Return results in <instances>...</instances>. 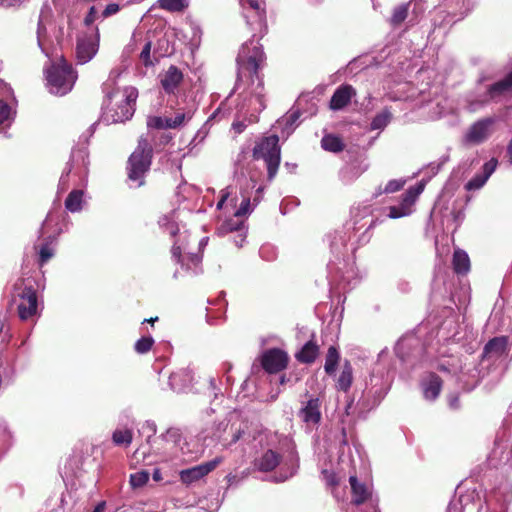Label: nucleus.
<instances>
[{"mask_svg": "<svg viewBox=\"0 0 512 512\" xmlns=\"http://www.w3.org/2000/svg\"><path fill=\"white\" fill-rule=\"evenodd\" d=\"M120 10V7L117 3L108 4L101 13V17L107 18L112 15H115Z\"/></svg>", "mask_w": 512, "mask_h": 512, "instance_id": "09e8293b", "label": "nucleus"}, {"mask_svg": "<svg viewBox=\"0 0 512 512\" xmlns=\"http://www.w3.org/2000/svg\"><path fill=\"white\" fill-rule=\"evenodd\" d=\"M153 478H154L156 481L160 479V473H159V471H156V472L154 473Z\"/></svg>", "mask_w": 512, "mask_h": 512, "instance_id": "e2e57ef3", "label": "nucleus"}, {"mask_svg": "<svg viewBox=\"0 0 512 512\" xmlns=\"http://www.w3.org/2000/svg\"><path fill=\"white\" fill-rule=\"evenodd\" d=\"M193 382V373L189 368L179 369L171 373L169 384L177 392H182L190 388Z\"/></svg>", "mask_w": 512, "mask_h": 512, "instance_id": "aec40b11", "label": "nucleus"}, {"mask_svg": "<svg viewBox=\"0 0 512 512\" xmlns=\"http://www.w3.org/2000/svg\"><path fill=\"white\" fill-rule=\"evenodd\" d=\"M229 196V193L227 191H222V195H221V199L219 200V202L217 203V209H221L223 207V204L225 203V201L227 200Z\"/></svg>", "mask_w": 512, "mask_h": 512, "instance_id": "5fc2aeb1", "label": "nucleus"}, {"mask_svg": "<svg viewBox=\"0 0 512 512\" xmlns=\"http://www.w3.org/2000/svg\"><path fill=\"white\" fill-rule=\"evenodd\" d=\"M355 89L350 85H342L336 89L330 100L332 110H341L349 104L351 98L355 96Z\"/></svg>", "mask_w": 512, "mask_h": 512, "instance_id": "412c9836", "label": "nucleus"}, {"mask_svg": "<svg viewBox=\"0 0 512 512\" xmlns=\"http://www.w3.org/2000/svg\"><path fill=\"white\" fill-rule=\"evenodd\" d=\"M147 126L149 128L164 129L163 117H160V116H150V117H148V119H147Z\"/></svg>", "mask_w": 512, "mask_h": 512, "instance_id": "de8ad7c7", "label": "nucleus"}, {"mask_svg": "<svg viewBox=\"0 0 512 512\" xmlns=\"http://www.w3.org/2000/svg\"><path fill=\"white\" fill-rule=\"evenodd\" d=\"M77 72L63 56H60L46 69V79L49 91L55 95H65L70 92L77 80Z\"/></svg>", "mask_w": 512, "mask_h": 512, "instance_id": "7ed1b4c3", "label": "nucleus"}, {"mask_svg": "<svg viewBox=\"0 0 512 512\" xmlns=\"http://www.w3.org/2000/svg\"><path fill=\"white\" fill-rule=\"evenodd\" d=\"M512 87V71L502 80L494 83L488 89V95L491 100H494L506 92H508Z\"/></svg>", "mask_w": 512, "mask_h": 512, "instance_id": "b1692460", "label": "nucleus"}, {"mask_svg": "<svg viewBox=\"0 0 512 512\" xmlns=\"http://www.w3.org/2000/svg\"><path fill=\"white\" fill-rule=\"evenodd\" d=\"M497 118L485 117L472 123L463 135L466 145H479L487 141L495 131Z\"/></svg>", "mask_w": 512, "mask_h": 512, "instance_id": "423d86ee", "label": "nucleus"}, {"mask_svg": "<svg viewBox=\"0 0 512 512\" xmlns=\"http://www.w3.org/2000/svg\"><path fill=\"white\" fill-rule=\"evenodd\" d=\"M339 360L340 354L337 348L334 346H330L325 357L324 365V370L328 375L331 376L335 374L336 368L339 364Z\"/></svg>", "mask_w": 512, "mask_h": 512, "instance_id": "cd10ccee", "label": "nucleus"}, {"mask_svg": "<svg viewBox=\"0 0 512 512\" xmlns=\"http://www.w3.org/2000/svg\"><path fill=\"white\" fill-rule=\"evenodd\" d=\"M78 160H81L82 162V166L84 168H86L87 166V161H86V155H85V152L84 151H77L76 153H73L72 154V159H71V162L68 163V168L65 170V172L63 173V175L61 176V179L60 181L61 182H64V177L65 175L67 176L73 169L74 167V162L75 161H78Z\"/></svg>", "mask_w": 512, "mask_h": 512, "instance_id": "e433bc0d", "label": "nucleus"}, {"mask_svg": "<svg viewBox=\"0 0 512 512\" xmlns=\"http://www.w3.org/2000/svg\"><path fill=\"white\" fill-rule=\"evenodd\" d=\"M265 56L261 45L254 39L244 43L237 56L238 79L234 91L239 92L245 106L254 111H262L265 105V93L263 79L259 75V69Z\"/></svg>", "mask_w": 512, "mask_h": 512, "instance_id": "f257e3e1", "label": "nucleus"}, {"mask_svg": "<svg viewBox=\"0 0 512 512\" xmlns=\"http://www.w3.org/2000/svg\"><path fill=\"white\" fill-rule=\"evenodd\" d=\"M453 268L458 274H466L470 269L468 254L463 250H455L453 255Z\"/></svg>", "mask_w": 512, "mask_h": 512, "instance_id": "a878e982", "label": "nucleus"}, {"mask_svg": "<svg viewBox=\"0 0 512 512\" xmlns=\"http://www.w3.org/2000/svg\"><path fill=\"white\" fill-rule=\"evenodd\" d=\"M251 211L250 209V199L249 198H245L243 199L240 207L238 208V210L235 212V216H243V215H246L247 213H249Z\"/></svg>", "mask_w": 512, "mask_h": 512, "instance_id": "3c124183", "label": "nucleus"}, {"mask_svg": "<svg viewBox=\"0 0 512 512\" xmlns=\"http://www.w3.org/2000/svg\"><path fill=\"white\" fill-rule=\"evenodd\" d=\"M300 117V113L298 111H292L288 115H286L283 119L278 121L279 125L284 124L285 129H287V134H290L293 131V125L297 122Z\"/></svg>", "mask_w": 512, "mask_h": 512, "instance_id": "4c0bfd02", "label": "nucleus"}, {"mask_svg": "<svg viewBox=\"0 0 512 512\" xmlns=\"http://www.w3.org/2000/svg\"><path fill=\"white\" fill-rule=\"evenodd\" d=\"M153 343L154 340L152 337H143L135 343V350L140 354L147 353L151 349Z\"/></svg>", "mask_w": 512, "mask_h": 512, "instance_id": "ea45409f", "label": "nucleus"}, {"mask_svg": "<svg viewBox=\"0 0 512 512\" xmlns=\"http://www.w3.org/2000/svg\"><path fill=\"white\" fill-rule=\"evenodd\" d=\"M2 327H3V325H2V323L0 322V332L2 331Z\"/></svg>", "mask_w": 512, "mask_h": 512, "instance_id": "69168bd1", "label": "nucleus"}, {"mask_svg": "<svg viewBox=\"0 0 512 512\" xmlns=\"http://www.w3.org/2000/svg\"><path fill=\"white\" fill-rule=\"evenodd\" d=\"M145 426L149 429L152 435L156 433V425L153 422H146Z\"/></svg>", "mask_w": 512, "mask_h": 512, "instance_id": "4d7b16f0", "label": "nucleus"}, {"mask_svg": "<svg viewBox=\"0 0 512 512\" xmlns=\"http://www.w3.org/2000/svg\"><path fill=\"white\" fill-rule=\"evenodd\" d=\"M182 80L183 73L176 66L172 65L161 75L160 83L166 93L174 94Z\"/></svg>", "mask_w": 512, "mask_h": 512, "instance_id": "a211bd4d", "label": "nucleus"}, {"mask_svg": "<svg viewBox=\"0 0 512 512\" xmlns=\"http://www.w3.org/2000/svg\"><path fill=\"white\" fill-rule=\"evenodd\" d=\"M149 480L147 471H138L130 475V484L134 488L144 486Z\"/></svg>", "mask_w": 512, "mask_h": 512, "instance_id": "c9c22d12", "label": "nucleus"}, {"mask_svg": "<svg viewBox=\"0 0 512 512\" xmlns=\"http://www.w3.org/2000/svg\"><path fill=\"white\" fill-rule=\"evenodd\" d=\"M497 164H498V161L495 158H492L491 160L486 162L483 166V174L482 175L487 176V178H489L492 175V173L495 171Z\"/></svg>", "mask_w": 512, "mask_h": 512, "instance_id": "a18cd8bd", "label": "nucleus"}, {"mask_svg": "<svg viewBox=\"0 0 512 512\" xmlns=\"http://www.w3.org/2000/svg\"><path fill=\"white\" fill-rule=\"evenodd\" d=\"M121 72L120 69H112L108 79L102 85V90L106 94L103 118L107 123L124 122L130 119L135 111L137 89L131 86L123 90L116 88Z\"/></svg>", "mask_w": 512, "mask_h": 512, "instance_id": "f03ea898", "label": "nucleus"}, {"mask_svg": "<svg viewBox=\"0 0 512 512\" xmlns=\"http://www.w3.org/2000/svg\"><path fill=\"white\" fill-rule=\"evenodd\" d=\"M193 117V111L187 110V111H178L175 116L173 117V123L169 124V126H172L173 129H177L181 126H183L186 122L191 120Z\"/></svg>", "mask_w": 512, "mask_h": 512, "instance_id": "72a5a7b5", "label": "nucleus"}, {"mask_svg": "<svg viewBox=\"0 0 512 512\" xmlns=\"http://www.w3.org/2000/svg\"><path fill=\"white\" fill-rule=\"evenodd\" d=\"M150 53H151V42H147L144 45V47L140 53V58L145 65H149L152 63L151 59H150Z\"/></svg>", "mask_w": 512, "mask_h": 512, "instance_id": "8fccbe9b", "label": "nucleus"}, {"mask_svg": "<svg viewBox=\"0 0 512 512\" xmlns=\"http://www.w3.org/2000/svg\"><path fill=\"white\" fill-rule=\"evenodd\" d=\"M50 18V11L47 6H45L40 13L39 21H38V28H37V41L40 49L42 52L49 56V51L45 46V37H46V22Z\"/></svg>", "mask_w": 512, "mask_h": 512, "instance_id": "5701e85b", "label": "nucleus"}, {"mask_svg": "<svg viewBox=\"0 0 512 512\" xmlns=\"http://www.w3.org/2000/svg\"><path fill=\"white\" fill-rule=\"evenodd\" d=\"M325 473H326L327 483L329 485H335L336 484L335 476L333 474H328L327 472H325Z\"/></svg>", "mask_w": 512, "mask_h": 512, "instance_id": "13d9d810", "label": "nucleus"}, {"mask_svg": "<svg viewBox=\"0 0 512 512\" xmlns=\"http://www.w3.org/2000/svg\"><path fill=\"white\" fill-rule=\"evenodd\" d=\"M391 119L392 113L389 109L385 108L373 118L371 122V129L382 130L390 123Z\"/></svg>", "mask_w": 512, "mask_h": 512, "instance_id": "2f4dec72", "label": "nucleus"}, {"mask_svg": "<svg viewBox=\"0 0 512 512\" xmlns=\"http://www.w3.org/2000/svg\"><path fill=\"white\" fill-rule=\"evenodd\" d=\"M295 472H296V469L293 467L292 470L289 472V474H287L283 478H281V481H285L289 477L293 476Z\"/></svg>", "mask_w": 512, "mask_h": 512, "instance_id": "680f3d73", "label": "nucleus"}, {"mask_svg": "<svg viewBox=\"0 0 512 512\" xmlns=\"http://www.w3.org/2000/svg\"><path fill=\"white\" fill-rule=\"evenodd\" d=\"M83 191L73 190L65 200V207L68 211L74 213L82 209Z\"/></svg>", "mask_w": 512, "mask_h": 512, "instance_id": "c85d7f7f", "label": "nucleus"}, {"mask_svg": "<svg viewBox=\"0 0 512 512\" xmlns=\"http://www.w3.org/2000/svg\"><path fill=\"white\" fill-rule=\"evenodd\" d=\"M186 247L175 243L172 247V257L185 268L187 272L197 274L200 271L201 256L193 252H183Z\"/></svg>", "mask_w": 512, "mask_h": 512, "instance_id": "f8f14e48", "label": "nucleus"}, {"mask_svg": "<svg viewBox=\"0 0 512 512\" xmlns=\"http://www.w3.org/2000/svg\"><path fill=\"white\" fill-rule=\"evenodd\" d=\"M318 353V345L313 340H310L296 354V358L302 363H312L316 359Z\"/></svg>", "mask_w": 512, "mask_h": 512, "instance_id": "393cba45", "label": "nucleus"}, {"mask_svg": "<svg viewBox=\"0 0 512 512\" xmlns=\"http://www.w3.org/2000/svg\"><path fill=\"white\" fill-rule=\"evenodd\" d=\"M488 180L487 176L484 175H476L466 184V188L468 190H476L480 189Z\"/></svg>", "mask_w": 512, "mask_h": 512, "instance_id": "a19ab883", "label": "nucleus"}, {"mask_svg": "<svg viewBox=\"0 0 512 512\" xmlns=\"http://www.w3.org/2000/svg\"><path fill=\"white\" fill-rule=\"evenodd\" d=\"M161 227L165 228V230L171 235V236H175L177 231H178V227L177 225L172 222L167 216L163 217L160 219L159 221Z\"/></svg>", "mask_w": 512, "mask_h": 512, "instance_id": "79ce46f5", "label": "nucleus"}, {"mask_svg": "<svg viewBox=\"0 0 512 512\" xmlns=\"http://www.w3.org/2000/svg\"><path fill=\"white\" fill-rule=\"evenodd\" d=\"M152 146L149 141L140 137L135 151L128 160V177L131 181H136L137 186L143 184V177L148 172L152 159Z\"/></svg>", "mask_w": 512, "mask_h": 512, "instance_id": "20e7f679", "label": "nucleus"}, {"mask_svg": "<svg viewBox=\"0 0 512 512\" xmlns=\"http://www.w3.org/2000/svg\"><path fill=\"white\" fill-rule=\"evenodd\" d=\"M244 10V17L252 30L263 35L266 32L264 0H239Z\"/></svg>", "mask_w": 512, "mask_h": 512, "instance_id": "0eeeda50", "label": "nucleus"}, {"mask_svg": "<svg viewBox=\"0 0 512 512\" xmlns=\"http://www.w3.org/2000/svg\"><path fill=\"white\" fill-rule=\"evenodd\" d=\"M56 10L62 13L65 10L67 0H52Z\"/></svg>", "mask_w": 512, "mask_h": 512, "instance_id": "603ef678", "label": "nucleus"}, {"mask_svg": "<svg viewBox=\"0 0 512 512\" xmlns=\"http://www.w3.org/2000/svg\"><path fill=\"white\" fill-rule=\"evenodd\" d=\"M405 184V181L403 180H391L387 183L385 186L383 192L384 193H394L399 191Z\"/></svg>", "mask_w": 512, "mask_h": 512, "instance_id": "37998d69", "label": "nucleus"}, {"mask_svg": "<svg viewBox=\"0 0 512 512\" xmlns=\"http://www.w3.org/2000/svg\"><path fill=\"white\" fill-rule=\"evenodd\" d=\"M508 344L506 337H495L491 339L484 347V360H500L504 362V371L508 369Z\"/></svg>", "mask_w": 512, "mask_h": 512, "instance_id": "9b49d317", "label": "nucleus"}, {"mask_svg": "<svg viewBox=\"0 0 512 512\" xmlns=\"http://www.w3.org/2000/svg\"><path fill=\"white\" fill-rule=\"evenodd\" d=\"M352 504L360 505L372 499V487L360 482L356 476H350Z\"/></svg>", "mask_w": 512, "mask_h": 512, "instance_id": "f3484780", "label": "nucleus"}, {"mask_svg": "<svg viewBox=\"0 0 512 512\" xmlns=\"http://www.w3.org/2000/svg\"><path fill=\"white\" fill-rule=\"evenodd\" d=\"M424 187V182H420L416 186L410 187L403 195L401 203L398 206H391L389 208L388 217L391 219H397L410 215L413 211L412 207L418 196L423 192Z\"/></svg>", "mask_w": 512, "mask_h": 512, "instance_id": "1a4fd4ad", "label": "nucleus"}, {"mask_svg": "<svg viewBox=\"0 0 512 512\" xmlns=\"http://www.w3.org/2000/svg\"><path fill=\"white\" fill-rule=\"evenodd\" d=\"M448 402H449V406L453 409H456L459 407V399H458V396H456V395H451L449 397Z\"/></svg>", "mask_w": 512, "mask_h": 512, "instance_id": "864d4df0", "label": "nucleus"}, {"mask_svg": "<svg viewBox=\"0 0 512 512\" xmlns=\"http://www.w3.org/2000/svg\"><path fill=\"white\" fill-rule=\"evenodd\" d=\"M277 135L264 138L253 149V157L263 160L267 167L268 180L272 181L277 174L280 164V147Z\"/></svg>", "mask_w": 512, "mask_h": 512, "instance_id": "39448f33", "label": "nucleus"}, {"mask_svg": "<svg viewBox=\"0 0 512 512\" xmlns=\"http://www.w3.org/2000/svg\"><path fill=\"white\" fill-rule=\"evenodd\" d=\"M299 417L308 425H316L321 420L320 401L318 398L309 399L299 411Z\"/></svg>", "mask_w": 512, "mask_h": 512, "instance_id": "6ab92c4d", "label": "nucleus"}, {"mask_svg": "<svg viewBox=\"0 0 512 512\" xmlns=\"http://www.w3.org/2000/svg\"><path fill=\"white\" fill-rule=\"evenodd\" d=\"M288 356L280 349H270L262 356V366L269 373H277L287 366Z\"/></svg>", "mask_w": 512, "mask_h": 512, "instance_id": "ddd939ff", "label": "nucleus"}, {"mask_svg": "<svg viewBox=\"0 0 512 512\" xmlns=\"http://www.w3.org/2000/svg\"><path fill=\"white\" fill-rule=\"evenodd\" d=\"M133 440V432L130 429H116L112 434V441L117 446H129Z\"/></svg>", "mask_w": 512, "mask_h": 512, "instance_id": "c756f323", "label": "nucleus"}, {"mask_svg": "<svg viewBox=\"0 0 512 512\" xmlns=\"http://www.w3.org/2000/svg\"><path fill=\"white\" fill-rule=\"evenodd\" d=\"M100 34L96 28L93 35L78 37L75 47V55L78 64H86L91 61L99 49Z\"/></svg>", "mask_w": 512, "mask_h": 512, "instance_id": "6e6552de", "label": "nucleus"}, {"mask_svg": "<svg viewBox=\"0 0 512 512\" xmlns=\"http://www.w3.org/2000/svg\"><path fill=\"white\" fill-rule=\"evenodd\" d=\"M421 385L425 399L435 400L441 391L442 380L436 374H429Z\"/></svg>", "mask_w": 512, "mask_h": 512, "instance_id": "4be33fe9", "label": "nucleus"}, {"mask_svg": "<svg viewBox=\"0 0 512 512\" xmlns=\"http://www.w3.org/2000/svg\"><path fill=\"white\" fill-rule=\"evenodd\" d=\"M17 296L19 298L17 310L21 320H29L37 314V295L36 291L32 287H23Z\"/></svg>", "mask_w": 512, "mask_h": 512, "instance_id": "9d476101", "label": "nucleus"}, {"mask_svg": "<svg viewBox=\"0 0 512 512\" xmlns=\"http://www.w3.org/2000/svg\"><path fill=\"white\" fill-rule=\"evenodd\" d=\"M321 146L324 150L330 152H340L344 148L342 140L334 135H326L321 140Z\"/></svg>", "mask_w": 512, "mask_h": 512, "instance_id": "7c9ffc66", "label": "nucleus"}, {"mask_svg": "<svg viewBox=\"0 0 512 512\" xmlns=\"http://www.w3.org/2000/svg\"><path fill=\"white\" fill-rule=\"evenodd\" d=\"M222 462L221 457H217L209 462L181 471L180 478L183 483L189 484L197 481L214 470Z\"/></svg>", "mask_w": 512, "mask_h": 512, "instance_id": "2eb2a0df", "label": "nucleus"}, {"mask_svg": "<svg viewBox=\"0 0 512 512\" xmlns=\"http://www.w3.org/2000/svg\"><path fill=\"white\" fill-rule=\"evenodd\" d=\"M54 255V249L51 246V243H45L41 246L39 250V263L40 265H44L48 260H50Z\"/></svg>", "mask_w": 512, "mask_h": 512, "instance_id": "58836bf2", "label": "nucleus"}, {"mask_svg": "<svg viewBox=\"0 0 512 512\" xmlns=\"http://www.w3.org/2000/svg\"><path fill=\"white\" fill-rule=\"evenodd\" d=\"M99 18V13L95 6L90 7L87 15L84 18V24L89 26L93 24Z\"/></svg>", "mask_w": 512, "mask_h": 512, "instance_id": "c03bdc74", "label": "nucleus"}, {"mask_svg": "<svg viewBox=\"0 0 512 512\" xmlns=\"http://www.w3.org/2000/svg\"><path fill=\"white\" fill-rule=\"evenodd\" d=\"M407 15H408V5L402 4L394 9L392 17H391V23L394 26H398L406 19Z\"/></svg>", "mask_w": 512, "mask_h": 512, "instance_id": "f704fd0d", "label": "nucleus"}, {"mask_svg": "<svg viewBox=\"0 0 512 512\" xmlns=\"http://www.w3.org/2000/svg\"><path fill=\"white\" fill-rule=\"evenodd\" d=\"M11 109L9 105L0 100V124L4 123L10 118Z\"/></svg>", "mask_w": 512, "mask_h": 512, "instance_id": "49530a36", "label": "nucleus"}, {"mask_svg": "<svg viewBox=\"0 0 512 512\" xmlns=\"http://www.w3.org/2000/svg\"><path fill=\"white\" fill-rule=\"evenodd\" d=\"M157 320H158V318L155 317V318H151V319H146L145 321L153 324Z\"/></svg>", "mask_w": 512, "mask_h": 512, "instance_id": "0e129e2a", "label": "nucleus"}, {"mask_svg": "<svg viewBox=\"0 0 512 512\" xmlns=\"http://www.w3.org/2000/svg\"><path fill=\"white\" fill-rule=\"evenodd\" d=\"M353 380V370L349 361H345L342 371L338 377L336 387L342 391H348Z\"/></svg>", "mask_w": 512, "mask_h": 512, "instance_id": "bb28decb", "label": "nucleus"}, {"mask_svg": "<svg viewBox=\"0 0 512 512\" xmlns=\"http://www.w3.org/2000/svg\"><path fill=\"white\" fill-rule=\"evenodd\" d=\"M281 455L272 449H267L256 457L253 466L261 472H269L274 470L280 463Z\"/></svg>", "mask_w": 512, "mask_h": 512, "instance_id": "dca6fc26", "label": "nucleus"}, {"mask_svg": "<svg viewBox=\"0 0 512 512\" xmlns=\"http://www.w3.org/2000/svg\"><path fill=\"white\" fill-rule=\"evenodd\" d=\"M105 509V502H100L94 509L93 512H103Z\"/></svg>", "mask_w": 512, "mask_h": 512, "instance_id": "052dcab7", "label": "nucleus"}, {"mask_svg": "<svg viewBox=\"0 0 512 512\" xmlns=\"http://www.w3.org/2000/svg\"><path fill=\"white\" fill-rule=\"evenodd\" d=\"M173 123V117H163V126L164 129H173L172 126H169V124Z\"/></svg>", "mask_w": 512, "mask_h": 512, "instance_id": "6e6d98bb", "label": "nucleus"}, {"mask_svg": "<svg viewBox=\"0 0 512 512\" xmlns=\"http://www.w3.org/2000/svg\"><path fill=\"white\" fill-rule=\"evenodd\" d=\"M188 5V0H159V7L169 12H181Z\"/></svg>", "mask_w": 512, "mask_h": 512, "instance_id": "473e14b6", "label": "nucleus"}, {"mask_svg": "<svg viewBox=\"0 0 512 512\" xmlns=\"http://www.w3.org/2000/svg\"><path fill=\"white\" fill-rule=\"evenodd\" d=\"M182 435L179 429L170 428L160 437L163 454L174 458L178 456V450H181Z\"/></svg>", "mask_w": 512, "mask_h": 512, "instance_id": "4468645a", "label": "nucleus"}, {"mask_svg": "<svg viewBox=\"0 0 512 512\" xmlns=\"http://www.w3.org/2000/svg\"><path fill=\"white\" fill-rule=\"evenodd\" d=\"M242 432L240 430H237L235 434L233 435V438L230 443H235L241 438Z\"/></svg>", "mask_w": 512, "mask_h": 512, "instance_id": "bf43d9fd", "label": "nucleus"}]
</instances>
